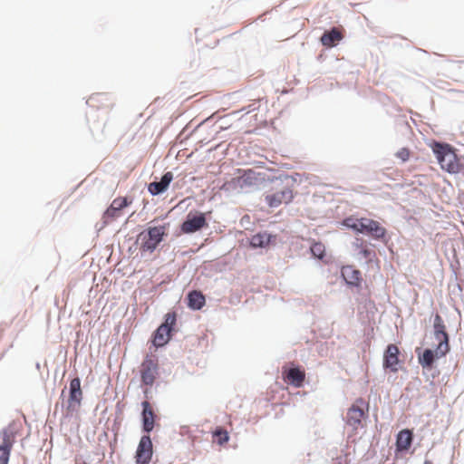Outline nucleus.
I'll return each instance as SVG.
<instances>
[{
    "label": "nucleus",
    "instance_id": "obj_18",
    "mask_svg": "<svg viewBox=\"0 0 464 464\" xmlns=\"http://www.w3.org/2000/svg\"><path fill=\"white\" fill-rule=\"evenodd\" d=\"M364 222L366 223L364 224L363 233L371 235L375 239L384 237L386 234V229L383 227H382L378 221L366 218Z\"/></svg>",
    "mask_w": 464,
    "mask_h": 464
},
{
    "label": "nucleus",
    "instance_id": "obj_12",
    "mask_svg": "<svg viewBox=\"0 0 464 464\" xmlns=\"http://www.w3.org/2000/svg\"><path fill=\"white\" fill-rule=\"evenodd\" d=\"M359 404L364 405V401L362 399L358 400L348 409L346 413V423L353 428H357L361 424L362 419L365 415L363 408Z\"/></svg>",
    "mask_w": 464,
    "mask_h": 464
},
{
    "label": "nucleus",
    "instance_id": "obj_23",
    "mask_svg": "<svg viewBox=\"0 0 464 464\" xmlns=\"http://www.w3.org/2000/svg\"><path fill=\"white\" fill-rule=\"evenodd\" d=\"M271 237V235L266 232L257 233L251 237L250 245L255 248L266 247L270 244Z\"/></svg>",
    "mask_w": 464,
    "mask_h": 464
},
{
    "label": "nucleus",
    "instance_id": "obj_19",
    "mask_svg": "<svg viewBox=\"0 0 464 464\" xmlns=\"http://www.w3.org/2000/svg\"><path fill=\"white\" fill-rule=\"evenodd\" d=\"M172 179H173V174L169 171L166 172L162 176L160 181L151 182L149 185L148 189H149L150 193L152 195L160 194L168 188V187L169 186Z\"/></svg>",
    "mask_w": 464,
    "mask_h": 464
},
{
    "label": "nucleus",
    "instance_id": "obj_9",
    "mask_svg": "<svg viewBox=\"0 0 464 464\" xmlns=\"http://www.w3.org/2000/svg\"><path fill=\"white\" fill-rule=\"evenodd\" d=\"M131 203L132 200L126 197L114 198L103 214L104 222L108 223L120 218L121 216V210Z\"/></svg>",
    "mask_w": 464,
    "mask_h": 464
},
{
    "label": "nucleus",
    "instance_id": "obj_10",
    "mask_svg": "<svg viewBox=\"0 0 464 464\" xmlns=\"http://www.w3.org/2000/svg\"><path fill=\"white\" fill-rule=\"evenodd\" d=\"M152 457V441L149 435H143L136 451L137 464H149Z\"/></svg>",
    "mask_w": 464,
    "mask_h": 464
},
{
    "label": "nucleus",
    "instance_id": "obj_11",
    "mask_svg": "<svg viewBox=\"0 0 464 464\" xmlns=\"http://www.w3.org/2000/svg\"><path fill=\"white\" fill-rule=\"evenodd\" d=\"M293 191L289 188L276 191L266 196V201L270 208H277L282 204H287L292 201Z\"/></svg>",
    "mask_w": 464,
    "mask_h": 464
},
{
    "label": "nucleus",
    "instance_id": "obj_16",
    "mask_svg": "<svg viewBox=\"0 0 464 464\" xmlns=\"http://www.w3.org/2000/svg\"><path fill=\"white\" fill-rule=\"evenodd\" d=\"M342 276L347 285L352 286H360L362 283L361 272L353 266H344L342 267Z\"/></svg>",
    "mask_w": 464,
    "mask_h": 464
},
{
    "label": "nucleus",
    "instance_id": "obj_30",
    "mask_svg": "<svg viewBox=\"0 0 464 464\" xmlns=\"http://www.w3.org/2000/svg\"><path fill=\"white\" fill-rule=\"evenodd\" d=\"M360 254L366 259H371L373 252L366 246H362Z\"/></svg>",
    "mask_w": 464,
    "mask_h": 464
},
{
    "label": "nucleus",
    "instance_id": "obj_15",
    "mask_svg": "<svg viewBox=\"0 0 464 464\" xmlns=\"http://www.w3.org/2000/svg\"><path fill=\"white\" fill-rule=\"evenodd\" d=\"M258 175L255 171L249 169L244 171L243 175L240 177L234 179V182L237 187L240 188L241 189H245L256 186L258 182Z\"/></svg>",
    "mask_w": 464,
    "mask_h": 464
},
{
    "label": "nucleus",
    "instance_id": "obj_4",
    "mask_svg": "<svg viewBox=\"0 0 464 464\" xmlns=\"http://www.w3.org/2000/svg\"><path fill=\"white\" fill-rule=\"evenodd\" d=\"M450 351V348L439 351V343L436 345L435 350L426 348H416L418 362L423 369L431 370L434 367L435 362L438 359L445 357Z\"/></svg>",
    "mask_w": 464,
    "mask_h": 464
},
{
    "label": "nucleus",
    "instance_id": "obj_8",
    "mask_svg": "<svg viewBox=\"0 0 464 464\" xmlns=\"http://www.w3.org/2000/svg\"><path fill=\"white\" fill-rule=\"evenodd\" d=\"M208 227L204 213L192 214L189 212L187 219L181 225V231L185 234H191Z\"/></svg>",
    "mask_w": 464,
    "mask_h": 464
},
{
    "label": "nucleus",
    "instance_id": "obj_3",
    "mask_svg": "<svg viewBox=\"0 0 464 464\" xmlns=\"http://www.w3.org/2000/svg\"><path fill=\"white\" fill-rule=\"evenodd\" d=\"M166 233L164 226L150 227L139 236L140 240V249L142 252H153L162 241Z\"/></svg>",
    "mask_w": 464,
    "mask_h": 464
},
{
    "label": "nucleus",
    "instance_id": "obj_27",
    "mask_svg": "<svg viewBox=\"0 0 464 464\" xmlns=\"http://www.w3.org/2000/svg\"><path fill=\"white\" fill-rule=\"evenodd\" d=\"M411 151L407 148H401L400 150L397 151L396 157L401 161L405 162L410 159Z\"/></svg>",
    "mask_w": 464,
    "mask_h": 464
},
{
    "label": "nucleus",
    "instance_id": "obj_17",
    "mask_svg": "<svg viewBox=\"0 0 464 464\" xmlns=\"http://www.w3.org/2000/svg\"><path fill=\"white\" fill-rule=\"evenodd\" d=\"M140 377H155L158 373V358L155 355H148L140 365Z\"/></svg>",
    "mask_w": 464,
    "mask_h": 464
},
{
    "label": "nucleus",
    "instance_id": "obj_6",
    "mask_svg": "<svg viewBox=\"0 0 464 464\" xmlns=\"http://www.w3.org/2000/svg\"><path fill=\"white\" fill-rule=\"evenodd\" d=\"M403 360L400 359V350L396 344H389L383 353V368L389 372L396 373L402 369Z\"/></svg>",
    "mask_w": 464,
    "mask_h": 464
},
{
    "label": "nucleus",
    "instance_id": "obj_22",
    "mask_svg": "<svg viewBox=\"0 0 464 464\" xmlns=\"http://www.w3.org/2000/svg\"><path fill=\"white\" fill-rule=\"evenodd\" d=\"M342 37L343 36L340 31L336 28H333L331 31L325 32L322 35L321 42L322 44L326 47H333L334 45H335L337 42H339L342 39Z\"/></svg>",
    "mask_w": 464,
    "mask_h": 464
},
{
    "label": "nucleus",
    "instance_id": "obj_28",
    "mask_svg": "<svg viewBox=\"0 0 464 464\" xmlns=\"http://www.w3.org/2000/svg\"><path fill=\"white\" fill-rule=\"evenodd\" d=\"M215 435L218 437V442L219 445H222L229 440L228 433L225 430H217Z\"/></svg>",
    "mask_w": 464,
    "mask_h": 464
},
{
    "label": "nucleus",
    "instance_id": "obj_1",
    "mask_svg": "<svg viewBox=\"0 0 464 464\" xmlns=\"http://www.w3.org/2000/svg\"><path fill=\"white\" fill-rule=\"evenodd\" d=\"M432 150L442 169L449 173L459 172V164L456 154L451 150L450 145L434 142L432 145Z\"/></svg>",
    "mask_w": 464,
    "mask_h": 464
},
{
    "label": "nucleus",
    "instance_id": "obj_14",
    "mask_svg": "<svg viewBox=\"0 0 464 464\" xmlns=\"http://www.w3.org/2000/svg\"><path fill=\"white\" fill-rule=\"evenodd\" d=\"M142 411H141V422H142V431L144 433L149 434L152 431L155 423V414L150 407V404L148 401H144L141 402Z\"/></svg>",
    "mask_w": 464,
    "mask_h": 464
},
{
    "label": "nucleus",
    "instance_id": "obj_26",
    "mask_svg": "<svg viewBox=\"0 0 464 464\" xmlns=\"http://www.w3.org/2000/svg\"><path fill=\"white\" fill-rule=\"evenodd\" d=\"M311 253L314 257L318 259H323L325 256V246L321 242H314L312 244L310 247Z\"/></svg>",
    "mask_w": 464,
    "mask_h": 464
},
{
    "label": "nucleus",
    "instance_id": "obj_7",
    "mask_svg": "<svg viewBox=\"0 0 464 464\" xmlns=\"http://www.w3.org/2000/svg\"><path fill=\"white\" fill-rule=\"evenodd\" d=\"M433 335L438 341L439 351L446 350L450 348V335L447 332L446 324L440 314H436L433 320Z\"/></svg>",
    "mask_w": 464,
    "mask_h": 464
},
{
    "label": "nucleus",
    "instance_id": "obj_25",
    "mask_svg": "<svg viewBox=\"0 0 464 464\" xmlns=\"http://www.w3.org/2000/svg\"><path fill=\"white\" fill-rule=\"evenodd\" d=\"M364 220H366V218H348L344 219L343 224L347 227H350L356 232L363 233L364 224L366 223V222H364Z\"/></svg>",
    "mask_w": 464,
    "mask_h": 464
},
{
    "label": "nucleus",
    "instance_id": "obj_2",
    "mask_svg": "<svg viewBox=\"0 0 464 464\" xmlns=\"http://www.w3.org/2000/svg\"><path fill=\"white\" fill-rule=\"evenodd\" d=\"M20 424L12 421L0 431V464H8L11 450L15 442Z\"/></svg>",
    "mask_w": 464,
    "mask_h": 464
},
{
    "label": "nucleus",
    "instance_id": "obj_29",
    "mask_svg": "<svg viewBox=\"0 0 464 464\" xmlns=\"http://www.w3.org/2000/svg\"><path fill=\"white\" fill-rule=\"evenodd\" d=\"M285 377H304V372L297 367H292L288 370Z\"/></svg>",
    "mask_w": 464,
    "mask_h": 464
},
{
    "label": "nucleus",
    "instance_id": "obj_21",
    "mask_svg": "<svg viewBox=\"0 0 464 464\" xmlns=\"http://www.w3.org/2000/svg\"><path fill=\"white\" fill-rule=\"evenodd\" d=\"M206 303L204 295L197 290L191 291L188 295V306L193 310L201 309Z\"/></svg>",
    "mask_w": 464,
    "mask_h": 464
},
{
    "label": "nucleus",
    "instance_id": "obj_13",
    "mask_svg": "<svg viewBox=\"0 0 464 464\" xmlns=\"http://www.w3.org/2000/svg\"><path fill=\"white\" fill-rule=\"evenodd\" d=\"M80 380L81 379H71L70 382L68 409L72 411L80 407L82 399Z\"/></svg>",
    "mask_w": 464,
    "mask_h": 464
},
{
    "label": "nucleus",
    "instance_id": "obj_5",
    "mask_svg": "<svg viewBox=\"0 0 464 464\" xmlns=\"http://www.w3.org/2000/svg\"><path fill=\"white\" fill-rule=\"evenodd\" d=\"M176 324V314L168 313L165 315V322L158 327L153 336V344L156 347L165 345L170 339L172 326Z\"/></svg>",
    "mask_w": 464,
    "mask_h": 464
},
{
    "label": "nucleus",
    "instance_id": "obj_32",
    "mask_svg": "<svg viewBox=\"0 0 464 464\" xmlns=\"http://www.w3.org/2000/svg\"><path fill=\"white\" fill-rule=\"evenodd\" d=\"M424 464H432L430 460H425Z\"/></svg>",
    "mask_w": 464,
    "mask_h": 464
},
{
    "label": "nucleus",
    "instance_id": "obj_31",
    "mask_svg": "<svg viewBox=\"0 0 464 464\" xmlns=\"http://www.w3.org/2000/svg\"><path fill=\"white\" fill-rule=\"evenodd\" d=\"M141 380L145 385H152L155 379L149 378V379H141Z\"/></svg>",
    "mask_w": 464,
    "mask_h": 464
},
{
    "label": "nucleus",
    "instance_id": "obj_20",
    "mask_svg": "<svg viewBox=\"0 0 464 464\" xmlns=\"http://www.w3.org/2000/svg\"><path fill=\"white\" fill-rule=\"evenodd\" d=\"M412 442V432L410 430H402L397 434L396 449L398 451L407 450Z\"/></svg>",
    "mask_w": 464,
    "mask_h": 464
},
{
    "label": "nucleus",
    "instance_id": "obj_24",
    "mask_svg": "<svg viewBox=\"0 0 464 464\" xmlns=\"http://www.w3.org/2000/svg\"><path fill=\"white\" fill-rule=\"evenodd\" d=\"M283 384L286 385V390L289 394H299V392H295L297 388L304 387L306 379H282Z\"/></svg>",
    "mask_w": 464,
    "mask_h": 464
}]
</instances>
